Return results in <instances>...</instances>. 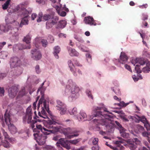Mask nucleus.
Masks as SVG:
<instances>
[{
  "label": "nucleus",
  "mask_w": 150,
  "mask_h": 150,
  "mask_svg": "<svg viewBox=\"0 0 150 150\" xmlns=\"http://www.w3.org/2000/svg\"><path fill=\"white\" fill-rule=\"evenodd\" d=\"M10 1V0H8L6 1V3L2 5V8L4 10H5L7 8L9 4Z\"/></svg>",
  "instance_id": "38"
},
{
  "label": "nucleus",
  "mask_w": 150,
  "mask_h": 150,
  "mask_svg": "<svg viewBox=\"0 0 150 150\" xmlns=\"http://www.w3.org/2000/svg\"><path fill=\"white\" fill-rule=\"evenodd\" d=\"M37 121L35 120H32L31 121V122L30 124H31V127L32 129H33L35 127L34 124L36 123Z\"/></svg>",
  "instance_id": "50"
},
{
  "label": "nucleus",
  "mask_w": 150,
  "mask_h": 150,
  "mask_svg": "<svg viewBox=\"0 0 150 150\" xmlns=\"http://www.w3.org/2000/svg\"><path fill=\"white\" fill-rule=\"evenodd\" d=\"M6 76V74L5 73H1L0 74V81L2 79L4 78Z\"/></svg>",
  "instance_id": "56"
},
{
  "label": "nucleus",
  "mask_w": 150,
  "mask_h": 150,
  "mask_svg": "<svg viewBox=\"0 0 150 150\" xmlns=\"http://www.w3.org/2000/svg\"><path fill=\"white\" fill-rule=\"evenodd\" d=\"M6 44V43L5 42L0 43V51L2 49L4 46Z\"/></svg>",
  "instance_id": "57"
},
{
  "label": "nucleus",
  "mask_w": 150,
  "mask_h": 150,
  "mask_svg": "<svg viewBox=\"0 0 150 150\" xmlns=\"http://www.w3.org/2000/svg\"><path fill=\"white\" fill-rule=\"evenodd\" d=\"M140 66H135L134 70V72H136L137 73H140L141 72L142 70L140 69Z\"/></svg>",
  "instance_id": "44"
},
{
  "label": "nucleus",
  "mask_w": 150,
  "mask_h": 150,
  "mask_svg": "<svg viewBox=\"0 0 150 150\" xmlns=\"http://www.w3.org/2000/svg\"><path fill=\"white\" fill-rule=\"evenodd\" d=\"M79 131L74 130L72 129V134L69 136H68V139H71L75 137H78L79 135Z\"/></svg>",
  "instance_id": "25"
},
{
  "label": "nucleus",
  "mask_w": 150,
  "mask_h": 150,
  "mask_svg": "<svg viewBox=\"0 0 150 150\" xmlns=\"http://www.w3.org/2000/svg\"><path fill=\"white\" fill-rule=\"evenodd\" d=\"M143 17L142 19V20H143L144 21H145L147 19L148 17V16L147 15L143 14Z\"/></svg>",
  "instance_id": "64"
},
{
  "label": "nucleus",
  "mask_w": 150,
  "mask_h": 150,
  "mask_svg": "<svg viewBox=\"0 0 150 150\" xmlns=\"http://www.w3.org/2000/svg\"><path fill=\"white\" fill-rule=\"evenodd\" d=\"M87 116L86 114L83 112H81L80 113V115L76 117L77 119L79 121H82L83 119L84 120H89L87 119Z\"/></svg>",
  "instance_id": "21"
},
{
  "label": "nucleus",
  "mask_w": 150,
  "mask_h": 150,
  "mask_svg": "<svg viewBox=\"0 0 150 150\" xmlns=\"http://www.w3.org/2000/svg\"><path fill=\"white\" fill-rule=\"evenodd\" d=\"M128 59V58L126 54L124 52H121L119 62L123 64L127 61Z\"/></svg>",
  "instance_id": "17"
},
{
  "label": "nucleus",
  "mask_w": 150,
  "mask_h": 150,
  "mask_svg": "<svg viewBox=\"0 0 150 150\" xmlns=\"http://www.w3.org/2000/svg\"><path fill=\"white\" fill-rule=\"evenodd\" d=\"M33 113L31 112V107H29L26 110V114L25 116L23 117V121L24 123L27 122L28 124H30L31 122L32 119V115Z\"/></svg>",
  "instance_id": "7"
},
{
  "label": "nucleus",
  "mask_w": 150,
  "mask_h": 150,
  "mask_svg": "<svg viewBox=\"0 0 150 150\" xmlns=\"http://www.w3.org/2000/svg\"><path fill=\"white\" fill-rule=\"evenodd\" d=\"M115 122L118 126V128L120 131L121 136L124 138H128L129 137V134L128 133L125 132L126 129L122 127V125L117 121H115Z\"/></svg>",
  "instance_id": "9"
},
{
  "label": "nucleus",
  "mask_w": 150,
  "mask_h": 150,
  "mask_svg": "<svg viewBox=\"0 0 150 150\" xmlns=\"http://www.w3.org/2000/svg\"><path fill=\"white\" fill-rule=\"evenodd\" d=\"M31 53L32 54V57L35 60H38L42 57L40 52L38 49H35L31 50Z\"/></svg>",
  "instance_id": "11"
},
{
  "label": "nucleus",
  "mask_w": 150,
  "mask_h": 150,
  "mask_svg": "<svg viewBox=\"0 0 150 150\" xmlns=\"http://www.w3.org/2000/svg\"><path fill=\"white\" fill-rule=\"evenodd\" d=\"M45 150H56V149L53 146L51 145H47L44 147Z\"/></svg>",
  "instance_id": "39"
},
{
  "label": "nucleus",
  "mask_w": 150,
  "mask_h": 150,
  "mask_svg": "<svg viewBox=\"0 0 150 150\" xmlns=\"http://www.w3.org/2000/svg\"><path fill=\"white\" fill-rule=\"evenodd\" d=\"M112 90L117 95L120 94V93L119 88L117 87H115L112 88Z\"/></svg>",
  "instance_id": "43"
},
{
  "label": "nucleus",
  "mask_w": 150,
  "mask_h": 150,
  "mask_svg": "<svg viewBox=\"0 0 150 150\" xmlns=\"http://www.w3.org/2000/svg\"><path fill=\"white\" fill-rule=\"evenodd\" d=\"M32 36L30 34H28L24 37L23 39V41L26 42L27 44H28V45L30 43V40H31Z\"/></svg>",
  "instance_id": "28"
},
{
  "label": "nucleus",
  "mask_w": 150,
  "mask_h": 150,
  "mask_svg": "<svg viewBox=\"0 0 150 150\" xmlns=\"http://www.w3.org/2000/svg\"><path fill=\"white\" fill-rule=\"evenodd\" d=\"M123 142L122 140L120 141H117L115 142V144H117L119 145L120 144L122 143Z\"/></svg>",
  "instance_id": "62"
},
{
  "label": "nucleus",
  "mask_w": 150,
  "mask_h": 150,
  "mask_svg": "<svg viewBox=\"0 0 150 150\" xmlns=\"http://www.w3.org/2000/svg\"><path fill=\"white\" fill-rule=\"evenodd\" d=\"M20 59L17 57H13L10 58L9 64L10 66H20L21 65Z\"/></svg>",
  "instance_id": "12"
},
{
  "label": "nucleus",
  "mask_w": 150,
  "mask_h": 150,
  "mask_svg": "<svg viewBox=\"0 0 150 150\" xmlns=\"http://www.w3.org/2000/svg\"><path fill=\"white\" fill-rule=\"evenodd\" d=\"M48 104V100L45 99L44 96L42 95L38 104V108L39 109L40 105L41 107H42V110L40 112H38V115L39 116L44 119H46L48 117L45 109L48 113H50L49 110Z\"/></svg>",
  "instance_id": "4"
},
{
  "label": "nucleus",
  "mask_w": 150,
  "mask_h": 150,
  "mask_svg": "<svg viewBox=\"0 0 150 150\" xmlns=\"http://www.w3.org/2000/svg\"><path fill=\"white\" fill-rule=\"evenodd\" d=\"M102 110H103L104 111L109 112L107 110V109L105 108L104 105L103 104H101L98 106L93 107V110L95 111V113L92 115V117H91V119L94 117H101V119L98 120L95 119L94 120V121L95 122L96 121L101 125H105L107 131L109 132L112 133L113 131L114 123L112 120L109 119L112 118V116L106 114L103 115L101 112L97 111Z\"/></svg>",
  "instance_id": "1"
},
{
  "label": "nucleus",
  "mask_w": 150,
  "mask_h": 150,
  "mask_svg": "<svg viewBox=\"0 0 150 150\" xmlns=\"http://www.w3.org/2000/svg\"><path fill=\"white\" fill-rule=\"evenodd\" d=\"M66 25V22L65 20H62L59 22L57 28H63Z\"/></svg>",
  "instance_id": "31"
},
{
  "label": "nucleus",
  "mask_w": 150,
  "mask_h": 150,
  "mask_svg": "<svg viewBox=\"0 0 150 150\" xmlns=\"http://www.w3.org/2000/svg\"><path fill=\"white\" fill-rule=\"evenodd\" d=\"M28 17H24L23 18L21 21L20 26L22 27L23 25H27L28 23Z\"/></svg>",
  "instance_id": "26"
},
{
  "label": "nucleus",
  "mask_w": 150,
  "mask_h": 150,
  "mask_svg": "<svg viewBox=\"0 0 150 150\" xmlns=\"http://www.w3.org/2000/svg\"><path fill=\"white\" fill-rule=\"evenodd\" d=\"M62 146L66 148L67 149H69L71 148V147L70 146V145H69L68 144H66L65 143H64L63 144H62Z\"/></svg>",
  "instance_id": "53"
},
{
  "label": "nucleus",
  "mask_w": 150,
  "mask_h": 150,
  "mask_svg": "<svg viewBox=\"0 0 150 150\" xmlns=\"http://www.w3.org/2000/svg\"><path fill=\"white\" fill-rule=\"evenodd\" d=\"M92 150H99V147L98 145H95L92 147Z\"/></svg>",
  "instance_id": "54"
},
{
  "label": "nucleus",
  "mask_w": 150,
  "mask_h": 150,
  "mask_svg": "<svg viewBox=\"0 0 150 150\" xmlns=\"http://www.w3.org/2000/svg\"><path fill=\"white\" fill-rule=\"evenodd\" d=\"M42 17L43 18V14L42 12H40L39 13L38 18L37 19V22H40L41 21Z\"/></svg>",
  "instance_id": "48"
},
{
  "label": "nucleus",
  "mask_w": 150,
  "mask_h": 150,
  "mask_svg": "<svg viewBox=\"0 0 150 150\" xmlns=\"http://www.w3.org/2000/svg\"><path fill=\"white\" fill-rule=\"evenodd\" d=\"M33 135L35 138H36V140L40 145H42L45 143L46 139L47 137L46 135H41L39 136L38 133H34Z\"/></svg>",
  "instance_id": "8"
},
{
  "label": "nucleus",
  "mask_w": 150,
  "mask_h": 150,
  "mask_svg": "<svg viewBox=\"0 0 150 150\" xmlns=\"http://www.w3.org/2000/svg\"><path fill=\"white\" fill-rule=\"evenodd\" d=\"M69 113L70 115L74 116H76L78 113L77 108L76 107L74 108L72 110L69 111Z\"/></svg>",
  "instance_id": "30"
},
{
  "label": "nucleus",
  "mask_w": 150,
  "mask_h": 150,
  "mask_svg": "<svg viewBox=\"0 0 150 150\" xmlns=\"http://www.w3.org/2000/svg\"><path fill=\"white\" fill-rule=\"evenodd\" d=\"M84 21L86 24L91 25H96L97 24V23L95 22L93 18L90 16L85 17L84 18Z\"/></svg>",
  "instance_id": "16"
},
{
  "label": "nucleus",
  "mask_w": 150,
  "mask_h": 150,
  "mask_svg": "<svg viewBox=\"0 0 150 150\" xmlns=\"http://www.w3.org/2000/svg\"><path fill=\"white\" fill-rule=\"evenodd\" d=\"M56 123L53 120H49L44 125L45 127H42L40 125H37L36 128H34L33 131L35 132H39L40 130L45 135H48L50 133L55 134L58 132L59 129L58 127L53 126Z\"/></svg>",
  "instance_id": "2"
},
{
  "label": "nucleus",
  "mask_w": 150,
  "mask_h": 150,
  "mask_svg": "<svg viewBox=\"0 0 150 150\" xmlns=\"http://www.w3.org/2000/svg\"><path fill=\"white\" fill-rule=\"evenodd\" d=\"M52 13L50 14H45L43 16V19L45 21H50L52 17Z\"/></svg>",
  "instance_id": "27"
},
{
  "label": "nucleus",
  "mask_w": 150,
  "mask_h": 150,
  "mask_svg": "<svg viewBox=\"0 0 150 150\" xmlns=\"http://www.w3.org/2000/svg\"><path fill=\"white\" fill-rule=\"evenodd\" d=\"M40 43L44 47H46L48 43L47 41L46 40L43 39L41 40V39L39 38H37L35 39L34 44L36 48H38L39 47V44Z\"/></svg>",
  "instance_id": "10"
},
{
  "label": "nucleus",
  "mask_w": 150,
  "mask_h": 150,
  "mask_svg": "<svg viewBox=\"0 0 150 150\" xmlns=\"http://www.w3.org/2000/svg\"><path fill=\"white\" fill-rule=\"evenodd\" d=\"M92 142L93 145H97L98 142V139L97 138H92Z\"/></svg>",
  "instance_id": "46"
},
{
  "label": "nucleus",
  "mask_w": 150,
  "mask_h": 150,
  "mask_svg": "<svg viewBox=\"0 0 150 150\" xmlns=\"http://www.w3.org/2000/svg\"><path fill=\"white\" fill-rule=\"evenodd\" d=\"M59 21V18L54 15V13L52 12V17L51 18L50 21L52 22V24L54 25L56 24Z\"/></svg>",
  "instance_id": "23"
},
{
  "label": "nucleus",
  "mask_w": 150,
  "mask_h": 150,
  "mask_svg": "<svg viewBox=\"0 0 150 150\" xmlns=\"http://www.w3.org/2000/svg\"><path fill=\"white\" fill-rule=\"evenodd\" d=\"M73 62V66H74L75 65H77V66H79V63L77 61V60H74Z\"/></svg>",
  "instance_id": "60"
},
{
  "label": "nucleus",
  "mask_w": 150,
  "mask_h": 150,
  "mask_svg": "<svg viewBox=\"0 0 150 150\" xmlns=\"http://www.w3.org/2000/svg\"><path fill=\"white\" fill-rule=\"evenodd\" d=\"M35 69L37 73L39 74L40 72V69L39 66H36Z\"/></svg>",
  "instance_id": "59"
},
{
  "label": "nucleus",
  "mask_w": 150,
  "mask_h": 150,
  "mask_svg": "<svg viewBox=\"0 0 150 150\" xmlns=\"http://www.w3.org/2000/svg\"><path fill=\"white\" fill-rule=\"evenodd\" d=\"M72 129L70 127H67L62 129V132L67 138L68 139V136H69L72 134Z\"/></svg>",
  "instance_id": "20"
},
{
  "label": "nucleus",
  "mask_w": 150,
  "mask_h": 150,
  "mask_svg": "<svg viewBox=\"0 0 150 150\" xmlns=\"http://www.w3.org/2000/svg\"><path fill=\"white\" fill-rule=\"evenodd\" d=\"M19 95L21 96H23L25 94V90L24 87L21 88V90L19 92Z\"/></svg>",
  "instance_id": "40"
},
{
  "label": "nucleus",
  "mask_w": 150,
  "mask_h": 150,
  "mask_svg": "<svg viewBox=\"0 0 150 150\" xmlns=\"http://www.w3.org/2000/svg\"><path fill=\"white\" fill-rule=\"evenodd\" d=\"M81 140V139H78L74 140H70L69 141V142L71 144L76 145Z\"/></svg>",
  "instance_id": "36"
},
{
  "label": "nucleus",
  "mask_w": 150,
  "mask_h": 150,
  "mask_svg": "<svg viewBox=\"0 0 150 150\" xmlns=\"http://www.w3.org/2000/svg\"><path fill=\"white\" fill-rule=\"evenodd\" d=\"M86 56L87 59H90V60L91 61V59H92L91 56L90 54L87 53L86 54Z\"/></svg>",
  "instance_id": "63"
},
{
  "label": "nucleus",
  "mask_w": 150,
  "mask_h": 150,
  "mask_svg": "<svg viewBox=\"0 0 150 150\" xmlns=\"http://www.w3.org/2000/svg\"><path fill=\"white\" fill-rule=\"evenodd\" d=\"M22 13L24 17H28V14L29 13V12L26 9H25L24 10H23V11L22 12Z\"/></svg>",
  "instance_id": "49"
},
{
  "label": "nucleus",
  "mask_w": 150,
  "mask_h": 150,
  "mask_svg": "<svg viewBox=\"0 0 150 150\" xmlns=\"http://www.w3.org/2000/svg\"><path fill=\"white\" fill-rule=\"evenodd\" d=\"M5 21L7 24L5 26L1 25V28H2L3 31L4 32H6L11 30V32L13 36L16 37L18 35V33L17 32L18 30V28L17 27H15L14 28H12L11 26L8 24H12L14 22L15 20L10 18L5 19Z\"/></svg>",
  "instance_id": "5"
},
{
  "label": "nucleus",
  "mask_w": 150,
  "mask_h": 150,
  "mask_svg": "<svg viewBox=\"0 0 150 150\" xmlns=\"http://www.w3.org/2000/svg\"><path fill=\"white\" fill-rule=\"evenodd\" d=\"M37 3L38 4H44L45 3V1L44 0H36Z\"/></svg>",
  "instance_id": "58"
},
{
  "label": "nucleus",
  "mask_w": 150,
  "mask_h": 150,
  "mask_svg": "<svg viewBox=\"0 0 150 150\" xmlns=\"http://www.w3.org/2000/svg\"><path fill=\"white\" fill-rule=\"evenodd\" d=\"M18 91L17 87L15 86H12L8 90V95L11 98H13L16 96Z\"/></svg>",
  "instance_id": "13"
},
{
  "label": "nucleus",
  "mask_w": 150,
  "mask_h": 150,
  "mask_svg": "<svg viewBox=\"0 0 150 150\" xmlns=\"http://www.w3.org/2000/svg\"><path fill=\"white\" fill-rule=\"evenodd\" d=\"M11 114L6 110L4 115V120L7 125L8 129L11 133L12 134H15L17 132V129L16 127L11 123Z\"/></svg>",
  "instance_id": "6"
},
{
  "label": "nucleus",
  "mask_w": 150,
  "mask_h": 150,
  "mask_svg": "<svg viewBox=\"0 0 150 150\" xmlns=\"http://www.w3.org/2000/svg\"><path fill=\"white\" fill-rule=\"evenodd\" d=\"M150 66H145L142 69V71L144 73H147L150 71Z\"/></svg>",
  "instance_id": "45"
},
{
  "label": "nucleus",
  "mask_w": 150,
  "mask_h": 150,
  "mask_svg": "<svg viewBox=\"0 0 150 150\" xmlns=\"http://www.w3.org/2000/svg\"><path fill=\"white\" fill-rule=\"evenodd\" d=\"M65 143L64 139V138H61L59 139L58 141L56 144V145L57 147H59L60 145L62 146V144H63Z\"/></svg>",
  "instance_id": "32"
},
{
  "label": "nucleus",
  "mask_w": 150,
  "mask_h": 150,
  "mask_svg": "<svg viewBox=\"0 0 150 150\" xmlns=\"http://www.w3.org/2000/svg\"><path fill=\"white\" fill-rule=\"evenodd\" d=\"M69 68L71 71L73 72L74 75L75 76V71H76L75 66H69Z\"/></svg>",
  "instance_id": "51"
},
{
  "label": "nucleus",
  "mask_w": 150,
  "mask_h": 150,
  "mask_svg": "<svg viewBox=\"0 0 150 150\" xmlns=\"http://www.w3.org/2000/svg\"><path fill=\"white\" fill-rule=\"evenodd\" d=\"M59 14L61 16H64L66 15V13L65 11H60L58 12Z\"/></svg>",
  "instance_id": "52"
},
{
  "label": "nucleus",
  "mask_w": 150,
  "mask_h": 150,
  "mask_svg": "<svg viewBox=\"0 0 150 150\" xmlns=\"http://www.w3.org/2000/svg\"><path fill=\"white\" fill-rule=\"evenodd\" d=\"M60 51V48L58 46H55L54 48L53 54L55 58L57 59L59 58L58 54L59 53Z\"/></svg>",
  "instance_id": "24"
},
{
  "label": "nucleus",
  "mask_w": 150,
  "mask_h": 150,
  "mask_svg": "<svg viewBox=\"0 0 150 150\" xmlns=\"http://www.w3.org/2000/svg\"><path fill=\"white\" fill-rule=\"evenodd\" d=\"M140 142L137 138H134L132 141L129 142L128 146L131 150H134L137 147V145L140 143Z\"/></svg>",
  "instance_id": "14"
},
{
  "label": "nucleus",
  "mask_w": 150,
  "mask_h": 150,
  "mask_svg": "<svg viewBox=\"0 0 150 150\" xmlns=\"http://www.w3.org/2000/svg\"><path fill=\"white\" fill-rule=\"evenodd\" d=\"M8 53L5 51H2L0 53V56L3 59H5L8 56Z\"/></svg>",
  "instance_id": "33"
},
{
  "label": "nucleus",
  "mask_w": 150,
  "mask_h": 150,
  "mask_svg": "<svg viewBox=\"0 0 150 150\" xmlns=\"http://www.w3.org/2000/svg\"><path fill=\"white\" fill-rule=\"evenodd\" d=\"M132 62L134 66H139L138 64H137L135 65L137 63L141 65H143L145 63L144 59L142 58H137L135 59H133Z\"/></svg>",
  "instance_id": "18"
},
{
  "label": "nucleus",
  "mask_w": 150,
  "mask_h": 150,
  "mask_svg": "<svg viewBox=\"0 0 150 150\" xmlns=\"http://www.w3.org/2000/svg\"><path fill=\"white\" fill-rule=\"evenodd\" d=\"M14 47H18V50H22L23 49H30L31 47L30 45H28L26 47H24L22 44H21L15 45H14Z\"/></svg>",
  "instance_id": "22"
},
{
  "label": "nucleus",
  "mask_w": 150,
  "mask_h": 150,
  "mask_svg": "<svg viewBox=\"0 0 150 150\" xmlns=\"http://www.w3.org/2000/svg\"><path fill=\"white\" fill-rule=\"evenodd\" d=\"M37 16V15L36 13H34L32 14L31 15V18L32 20H34L36 18Z\"/></svg>",
  "instance_id": "61"
},
{
  "label": "nucleus",
  "mask_w": 150,
  "mask_h": 150,
  "mask_svg": "<svg viewBox=\"0 0 150 150\" xmlns=\"http://www.w3.org/2000/svg\"><path fill=\"white\" fill-rule=\"evenodd\" d=\"M67 89L70 90L71 93V95L68 97L69 101L73 102L79 97L80 96L79 92L80 91V88L71 79L69 80L67 83L65 91V95H67V91H67Z\"/></svg>",
  "instance_id": "3"
},
{
  "label": "nucleus",
  "mask_w": 150,
  "mask_h": 150,
  "mask_svg": "<svg viewBox=\"0 0 150 150\" xmlns=\"http://www.w3.org/2000/svg\"><path fill=\"white\" fill-rule=\"evenodd\" d=\"M57 105H56V107L57 109H61L63 106H66V105L62 101L60 100H57Z\"/></svg>",
  "instance_id": "29"
},
{
  "label": "nucleus",
  "mask_w": 150,
  "mask_h": 150,
  "mask_svg": "<svg viewBox=\"0 0 150 150\" xmlns=\"http://www.w3.org/2000/svg\"><path fill=\"white\" fill-rule=\"evenodd\" d=\"M46 28L48 29L51 28L53 27V25H54L52 24L51 21H47L46 23Z\"/></svg>",
  "instance_id": "35"
},
{
  "label": "nucleus",
  "mask_w": 150,
  "mask_h": 150,
  "mask_svg": "<svg viewBox=\"0 0 150 150\" xmlns=\"http://www.w3.org/2000/svg\"><path fill=\"white\" fill-rule=\"evenodd\" d=\"M5 90L3 87H0V96H3L4 95Z\"/></svg>",
  "instance_id": "47"
},
{
  "label": "nucleus",
  "mask_w": 150,
  "mask_h": 150,
  "mask_svg": "<svg viewBox=\"0 0 150 150\" xmlns=\"http://www.w3.org/2000/svg\"><path fill=\"white\" fill-rule=\"evenodd\" d=\"M57 110L60 111V113L61 115H64L67 112V106H64L63 107H62L61 109Z\"/></svg>",
  "instance_id": "34"
},
{
  "label": "nucleus",
  "mask_w": 150,
  "mask_h": 150,
  "mask_svg": "<svg viewBox=\"0 0 150 150\" xmlns=\"http://www.w3.org/2000/svg\"><path fill=\"white\" fill-rule=\"evenodd\" d=\"M125 103L123 101L120 102V103H118L117 104V105L121 106V107H125L126 106V105H125Z\"/></svg>",
  "instance_id": "55"
},
{
  "label": "nucleus",
  "mask_w": 150,
  "mask_h": 150,
  "mask_svg": "<svg viewBox=\"0 0 150 150\" xmlns=\"http://www.w3.org/2000/svg\"><path fill=\"white\" fill-rule=\"evenodd\" d=\"M137 128L138 129L139 131L137 132L139 133V132L142 133L144 131V127L140 125H137Z\"/></svg>",
  "instance_id": "42"
},
{
  "label": "nucleus",
  "mask_w": 150,
  "mask_h": 150,
  "mask_svg": "<svg viewBox=\"0 0 150 150\" xmlns=\"http://www.w3.org/2000/svg\"><path fill=\"white\" fill-rule=\"evenodd\" d=\"M45 82V81H44L42 83L41 86V87L38 89L37 91V93H38L39 91H40L42 96V95H43L44 96V95L43 93L44 89L43 87H42V86L44 85Z\"/></svg>",
  "instance_id": "37"
},
{
  "label": "nucleus",
  "mask_w": 150,
  "mask_h": 150,
  "mask_svg": "<svg viewBox=\"0 0 150 150\" xmlns=\"http://www.w3.org/2000/svg\"><path fill=\"white\" fill-rule=\"evenodd\" d=\"M67 49L71 56H79V53L75 49H73L69 47H67Z\"/></svg>",
  "instance_id": "19"
},
{
  "label": "nucleus",
  "mask_w": 150,
  "mask_h": 150,
  "mask_svg": "<svg viewBox=\"0 0 150 150\" xmlns=\"http://www.w3.org/2000/svg\"><path fill=\"white\" fill-rule=\"evenodd\" d=\"M137 116L139 120L144 124V126L147 130L148 131H150V125L146 120L145 117L144 116L140 117L138 116Z\"/></svg>",
  "instance_id": "15"
},
{
  "label": "nucleus",
  "mask_w": 150,
  "mask_h": 150,
  "mask_svg": "<svg viewBox=\"0 0 150 150\" xmlns=\"http://www.w3.org/2000/svg\"><path fill=\"white\" fill-rule=\"evenodd\" d=\"M86 93L88 97L93 99V97L92 95L91 91L89 89H87L86 91Z\"/></svg>",
  "instance_id": "41"
}]
</instances>
